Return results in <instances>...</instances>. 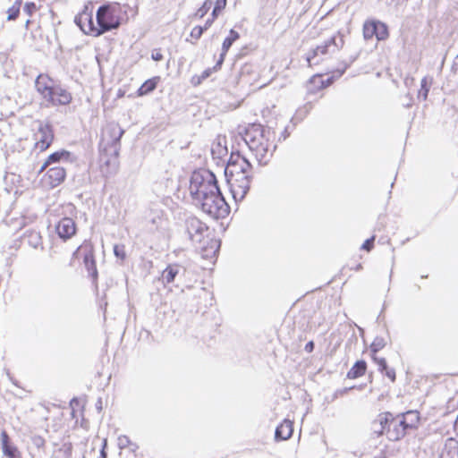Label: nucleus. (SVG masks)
I'll return each mask as SVG.
<instances>
[{
	"label": "nucleus",
	"mask_w": 458,
	"mask_h": 458,
	"mask_svg": "<svg viewBox=\"0 0 458 458\" xmlns=\"http://www.w3.org/2000/svg\"><path fill=\"white\" fill-rule=\"evenodd\" d=\"M123 133L124 131L116 123H108L102 131L99 142V162L101 174L105 177L114 175L118 170V156Z\"/></svg>",
	"instance_id": "obj_1"
},
{
	"label": "nucleus",
	"mask_w": 458,
	"mask_h": 458,
	"mask_svg": "<svg viewBox=\"0 0 458 458\" xmlns=\"http://www.w3.org/2000/svg\"><path fill=\"white\" fill-rule=\"evenodd\" d=\"M270 128L265 129L259 123L249 124L243 134V140L259 165H267L273 157L276 145L270 141Z\"/></svg>",
	"instance_id": "obj_2"
},
{
	"label": "nucleus",
	"mask_w": 458,
	"mask_h": 458,
	"mask_svg": "<svg viewBox=\"0 0 458 458\" xmlns=\"http://www.w3.org/2000/svg\"><path fill=\"white\" fill-rule=\"evenodd\" d=\"M418 421L419 414L414 411H409L397 416L386 411L377 416L374 425L380 426L379 434L386 433L390 441H398L405 436L407 429L416 427Z\"/></svg>",
	"instance_id": "obj_3"
},
{
	"label": "nucleus",
	"mask_w": 458,
	"mask_h": 458,
	"mask_svg": "<svg viewBox=\"0 0 458 458\" xmlns=\"http://www.w3.org/2000/svg\"><path fill=\"white\" fill-rule=\"evenodd\" d=\"M251 170V165L250 167H247L240 163L225 166V175L232 196L236 202L242 201L250 190L252 178Z\"/></svg>",
	"instance_id": "obj_4"
},
{
	"label": "nucleus",
	"mask_w": 458,
	"mask_h": 458,
	"mask_svg": "<svg viewBox=\"0 0 458 458\" xmlns=\"http://www.w3.org/2000/svg\"><path fill=\"white\" fill-rule=\"evenodd\" d=\"M35 87L42 98L52 106H66L72 99L71 93L56 84L47 74H39L35 81Z\"/></svg>",
	"instance_id": "obj_5"
},
{
	"label": "nucleus",
	"mask_w": 458,
	"mask_h": 458,
	"mask_svg": "<svg viewBox=\"0 0 458 458\" xmlns=\"http://www.w3.org/2000/svg\"><path fill=\"white\" fill-rule=\"evenodd\" d=\"M219 186L213 172L208 169L195 170L190 179V194L196 204L211 193L218 192Z\"/></svg>",
	"instance_id": "obj_6"
},
{
	"label": "nucleus",
	"mask_w": 458,
	"mask_h": 458,
	"mask_svg": "<svg viewBox=\"0 0 458 458\" xmlns=\"http://www.w3.org/2000/svg\"><path fill=\"white\" fill-rule=\"evenodd\" d=\"M195 205L211 217L218 219L225 217L230 212V207L225 201L220 189L218 192L211 193Z\"/></svg>",
	"instance_id": "obj_7"
},
{
	"label": "nucleus",
	"mask_w": 458,
	"mask_h": 458,
	"mask_svg": "<svg viewBox=\"0 0 458 458\" xmlns=\"http://www.w3.org/2000/svg\"><path fill=\"white\" fill-rule=\"evenodd\" d=\"M96 20L98 24L96 35H102L120 26L119 18L114 15V11L106 4L101 5L98 9Z\"/></svg>",
	"instance_id": "obj_8"
},
{
	"label": "nucleus",
	"mask_w": 458,
	"mask_h": 458,
	"mask_svg": "<svg viewBox=\"0 0 458 458\" xmlns=\"http://www.w3.org/2000/svg\"><path fill=\"white\" fill-rule=\"evenodd\" d=\"M185 233L189 240L193 243H200L208 226L195 216H188L184 220Z\"/></svg>",
	"instance_id": "obj_9"
},
{
	"label": "nucleus",
	"mask_w": 458,
	"mask_h": 458,
	"mask_svg": "<svg viewBox=\"0 0 458 458\" xmlns=\"http://www.w3.org/2000/svg\"><path fill=\"white\" fill-rule=\"evenodd\" d=\"M389 36L388 28L386 23L379 21H366L363 25V37L365 39H371L373 37L378 41L386 40Z\"/></svg>",
	"instance_id": "obj_10"
},
{
	"label": "nucleus",
	"mask_w": 458,
	"mask_h": 458,
	"mask_svg": "<svg viewBox=\"0 0 458 458\" xmlns=\"http://www.w3.org/2000/svg\"><path fill=\"white\" fill-rule=\"evenodd\" d=\"M36 123H38L35 132L36 148L40 150H45L50 146L54 140L53 129L49 123L41 121Z\"/></svg>",
	"instance_id": "obj_11"
},
{
	"label": "nucleus",
	"mask_w": 458,
	"mask_h": 458,
	"mask_svg": "<svg viewBox=\"0 0 458 458\" xmlns=\"http://www.w3.org/2000/svg\"><path fill=\"white\" fill-rule=\"evenodd\" d=\"M55 232L62 240H69L76 233V224L71 217H63L55 225Z\"/></svg>",
	"instance_id": "obj_12"
},
{
	"label": "nucleus",
	"mask_w": 458,
	"mask_h": 458,
	"mask_svg": "<svg viewBox=\"0 0 458 458\" xmlns=\"http://www.w3.org/2000/svg\"><path fill=\"white\" fill-rule=\"evenodd\" d=\"M74 21L85 34H90L94 37L98 36L96 35V31L98 30V24H94L92 15L87 13H82L75 16Z\"/></svg>",
	"instance_id": "obj_13"
},
{
	"label": "nucleus",
	"mask_w": 458,
	"mask_h": 458,
	"mask_svg": "<svg viewBox=\"0 0 458 458\" xmlns=\"http://www.w3.org/2000/svg\"><path fill=\"white\" fill-rule=\"evenodd\" d=\"M47 176L48 184L51 186V188H55L64 181L66 176L65 168L59 165L53 166L47 171Z\"/></svg>",
	"instance_id": "obj_14"
},
{
	"label": "nucleus",
	"mask_w": 458,
	"mask_h": 458,
	"mask_svg": "<svg viewBox=\"0 0 458 458\" xmlns=\"http://www.w3.org/2000/svg\"><path fill=\"white\" fill-rule=\"evenodd\" d=\"M332 43H334V38H328L322 45L318 46L316 48L312 49L310 52L307 54L306 61L310 66L312 65L314 59L316 56L320 55H327L328 53H334Z\"/></svg>",
	"instance_id": "obj_15"
},
{
	"label": "nucleus",
	"mask_w": 458,
	"mask_h": 458,
	"mask_svg": "<svg viewBox=\"0 0 458 458\" xmlns=\"http://www.w3.org/2000/svg\"><path fill=\"white\" fill-rule=\"evenodd\" d=\"M186 271L185 267L178 265V264H170L162 272V280L165 284H171L174 282L175 277L182 274H184Z\"/></svg>",
	"instance_id": "obj_16"
},
{
	"label": "nucleus",
	"mask_w": 458,
	"mask_h": 458,
	"mask_svg": "<svg viewBox=\"0 0 458 458\" xmlns=\"http://www.w3.org/2000/svg\"><path fill=\"white\" fill-rule=\"evenodd\" d=\"M240 38V34L233 29L230 30L229 35L225 38L222 44V52L219 59L216 61V66H222L225 55L232 47V45Z\"/></svg>",
	"instance_id": "obj_17"
},
{
	"label": "nucleus",
	"mask_w": 458,
	"mask_h": 458,
	"mask_svg": "<svg viewBox=\"0 0 458 458\" xmlns=\"http://www.w3.org/2000/svg\"><path fill=\"white\" fill-rule=\"evenodd\" d=\"M293 432V422L289 420H284L279 426L276 427L275 431V438L277 441L289 439Z\"/></svg>",
	"instance_id": "obj_18"
},
{
	"label": "nucleus",
	"mask_w": 458,
	"mask_h": 458,
	"mask_svg": "<svg viewBox=\"0 0 458 458\" xmlns=\"http://www.w3.org/2000/svg\"><path fill=\"white\" fill-rule=\"evenodd\" d=\"M1 438H2V449H3L4 454L8 458H19L20 452L16 446L12 445L9 443V437L5 431L2 432Z\"/></svg>",
	"instance_id": "obj_19"
},
{
	"label": "nucleus",
	"mask_w": 458,
	"mask_h": 458,
	"mask_svg": "<svg viewBox=\"0 0 458 458\" xmlns=\"http://www.w3.org/2000/svg\"><path fill=\"white\" fill-rule=\"evenodd\" d=\"M71 157V153L67 150L62 149L52 153L48 156L47 161L43 164L40 168V172L43 171L47 165L58 163L60 161H68Z\"/></svg>",
	"instance_id": "obj_20"
},
{
	"label": "nucleus",
	"mask_w": 458,
	"mask_h": 458,
	"mask_svg": "<svg viewBox=\"0 0 458 458\" xmlns=\"http://www.w3.org/2000/svg\"><path fill=\"white\" fill-rule=\"evenodd\" d=\"M83 263L89 272V275L92 277V279L96 280L98 278V269L92 251H89L84 255Z\"/></svg>",
	"instance_id": "obj_21"
},
{
	"label": "nucleus",
	"mask_w": 458,
	"mask_h": 458,
	"mask_svg": "<svg viewBox=\"0 0 458 458\" xmlns=\"http://www.w3.org/2000/svg\"><path fill=\"white\" fill-rule=\"evenodd\" d=\"M367 369V363L363 360H357L347 372V377L355 379L364 375Z\"/></svg>",
	"instance_id": "obj_22"
},
{
	"label": "nucleus",
	"mask_w": 458,
	"mask_h": 458,
	"mask_svg": "<svg viewBox=\"0 0 458 458\" xmlns=\"http://www.w3.org/2000/svg\"><path fill=\"white\" fill-rule=\"evenodd\" d=\"M159 77H154L152 79L147 80L138 89L139 96L148 95L152 92L157 85V81Z\"/></svg>",
	"instance_id": "obj_23"
},
{
	"label": "nucleus",
	"mask_w": 458,
	"mask_h": 458,
	"mask_svg": "<svg viewBox=\"0 0 458 458\" xmlns=\"http://www.w3.org/2000/svg\"><path fill=\"white\" fill-rule=\"evenodd\" d=\"M433 82L432 77L425 76L420 82V89L418 92V98H421L423 100L428 98V95L430 89V86Z\"/></svg>",
	"instance_id": "obj_24"
},
{
	"label": "nucleus",
	"mask_w": 458,
	"mask_h": 458,
	"mask_svg": "<svg viewBox=\"0 0 458 458\" xmlns=\"http://www.w3.org/2000/svg\"><path fill=\"white\" fill-rule=\"evenodd\" d=\"M236 163L250 167V162L245 157L241 155L240 152H232L226 165H235Z\"/></svg>",
	"instance_id": "obj_25"
},
{
	"label": "nucleus",
	"mask_w": 458,
	"mask_h": 458,
	"mask_svg": "<svg viewBox=\"0 0 458 458\" xmlns=\"http://www.w3.org/2000/svg\"><path fill=\"white\" fill-rule=\"evenodd\" d=\"M386 345V341L383 336H376L369 346L371 355H377V352L384 349Z\"/></svg>",
	"instance_id": "obj_26"
},
{
	"label": "nucleus",
	"mask_w": 458,
	"mask_h": 458,
	"mask_svg": "<svg viewBox=\"0 0 458 458\" xmlns=\"http://www.w3.org/2000/svg\"><path fill=\"white\" fill-rule=\"evenodd\" d=\"M27 241L29 245L34 249H37L42 243L40 233L36 231H31L28 233Z\"/></svg>",
	"instance_id": "obj_27"
},
{
	"label": "nucleus",
	"mask_w": 458,
	"mask_h": 458,
	"mask_svg": "<svg viewBox=\"0 0 458 458\" xmlns=\"http://www.w3.org/2000/svg\"><path fill=\"white\" fill-rule=\"evenodd\" d=\"M20 5H21V0H16L15 4L10 7L7 11L8 13V21H14L17 19L20 13Z\"/></svg>",
	"instance_id": "obj_28"
},
{
	"label": "nucleus",
	"mask_w": 458,
	"mask_h": 458,
	"mask_svg": "<svg viewBox=\"0 0 458 458\" xmlns=\"http://www.w3.org/2000/svg\"><path fill=\"white\" fill-rule=\"evenodd\" d=\"M114 255L116 259H121V261H124L126 259V251L125 246L123 244H115L114 246Z\"/></svg>",
	"instance_id": "obj_29"
},
{
	"label": "nucleus",
	"mask_w": 458,
	"mask_h": 458,
	"mask_svg": "<svg viewBox=\"0 0 458 458\" xmlns=\"http://www.w3.org/2000/svg\"><path fill=\"white\" fill-rule=\"evenodd\" d=\"M212 5L211 0H206L203 4L197 10L196 16L199 19L203 18L207 13L209 11Z\"/></svg>",
	"instance_id": "obj_30"
},
{
	"label": "nucleus",
	"mask_w": 458,
	"mask_h": 458,
	"mask_svg": "<svg viewBox=\"0 0 458 458\" xmlns=\"http://www.w3.org/2000/svg\"><path fill=\"white\" fill-rule=\"evenodd\" d=\"M225 6L226 0H216L211 14L213 16V19H216L218 16L219 13L225 8Z\"/></svg>",
	"instance_id": "obj_31"
},
{
	"label": "nucleus",
	"mask_w": 458,
	"mask_h": 458,
	"mask_svg": "<svg viewBox=\"0 0 458 458\" xmlns=\"http://www.w3.org/2000/svg\"><path fill=\"white\" fill-rule=\"evenodd\" d=\"M330 38H334V43H332L333 51L335 52L343 47L344 41L343 37L338 32L337 35L331 37Z\"/></svg>",
	"instance_id": "obj_32"
},
{
	"label": "nucleus",
	"mask_w": 458,
	"mask_h": 458,
	"mask_svg": "<svg viewBox=\"0 0 458 458\" xmlns=\"http://www.w3.org/2000/svg\"><path fill=\"white\" fill-rule=\"evenodd\" d=\"M373 361L377 365L378 370L384 373V369H386L387 362L383 357H377V355H371Z\"/></svg>",
	"instance_id": "obj_33"
},
{
	"label": "nucleus",
	"mask_w": 458,
	"mask_h": 458,
	"mask_svg": "<svg viewBox=\"0 0 458 458\" xmlns=\"http://www.w3.org/2000/svg\"><path fill=\"white\" fill-rule=\"evenodd\" d=\"M117 445L120 449H124L131 445V440L127 436L122 435L117 438Z\"/></svg>",
	"instance_id": "obj_34"
},
{
	"label": "nucleus",
	"mask_w": 458,
	"mask_h": 458,
	"mask_svg": "<svg viewBox=\"0 0 458 458\" xmlns=\"http://www.w3.org/2000/svg\"><path fill=\"white\" fill-rule=\"evenodd\" d=\"M356 57H352L349 62H344L343 64L342 68H338L335 72H336V77H341L347 68L355 61Z\"/></svg>",
	"instance_id": "obj_35"
},
{
	"label": "nucleus",
	"mask_w": 458,
	"mask_h": 458,
	"mask_svg": "<svg viewBox=\"0 0 458 458\" xmlns=\"http://www.w3.org/2000/svg\"><path fill=\"white\" fill-rule=\"evenodd\" d=\"M205 30L201 26H195L191 31V37L198 40L202 36Z\"/></svg>",
	"instance_id": "obj_36"
},
{
	"label": "nucleus",
	"mask_w": 458,
	"mask_h": 458,
	"mask_svg": "<svg viewBox=\"0 0 458 458\" xmlns=\"http://www.w3.org/2000/svg\"><path fill=\"white\" fill-rule=\"evenodd\" d=\"M221 66H216V64L212 68H208L199 75L200 80H206L208 79L214 72H216L218 69H220Z\"/></svg>",
	"instance_id": "obj_37"
},
{
	"label": "nucleus",
	"mask_w": 458,
	"mask_h": 458,
	"mask_svg": "<svg viewBox=\"0 0 458 458\" xmlns=\"http://www.w3.org/2000/svg\"><path fill=\"white\" fill-rule=\"evenodd\" d=\"M374 241H375V236H371L370 238L367 239L361 245V250H366V251H369L372 250L373 246H374Z\"/></svg>",
	"instance_id": "obj_38"
},
{
	"label": "nucleus",
	"mask_w": 458,
	"mask_h": 458,
	"mask_svg": "<svg viewBox=\"0 0 458 458\" xmlns=\"http://www.w3.org/2000/svg\"><path fill=\"white\" fill-rule=\"evenodd\" d=\"M23 10L28 15L30 16L34 12H36L37 5L33 2H28L25 4Z\"/></svg>",
	"instance_id": "obj_39"
},
{
	"label": "nucleus",
	"mask_w": 458,
	"mask_h": 458,
	"mask_svg": "<svg viewBox=\"0 0 458 458\" xmlns=\"http://www.w3.org/2000/svg\"><path fill=\"white\" fill-rule=\"evenodd\" d=\"M383 374H385V376L387 377L392 382L395 381V370L392 368H389L388 365L386 366V369H384Z\"/></svg>",
	"instance_id": "obj_40"
},
{
	"label": "nucleus",
	"mask_w": 458,
	"mask_h": 458,
	"mask_svg": "<svg viewBox=\"0 0 458 458\" xmlns=\"http://www.w3.org/2000/svg\"><path fill=\"white\" fill-rule=\"evenodd\" d=\"M151 58L154 61H161L163 60L164 56L160 52V49H154L151 54Z\"/></svg>",
	"instance_id": "obj_41"
},
{
	"label": "nucleus",
	"mask_w": 458,
	"mask_h": 458,
	"mask_svg": "<svg viewBox=\"0 0 458 458\" xmlns=\"http://www.w3.org/2000/svg\"><path fill=\"white\" fill-rule=\"evenodd\" d=\"M314 348H315V344L313 341H310L308 342L306 344H305V347H304V350L310 353L314 351Z\"/></svg>",
	"instance_id": "obj_42"
},
{
	"label": "nucleus",
	"mask_w": 458,
	"mask_h": 458,
	"mask_svg": "<svg viewBox=\"0 0 458 458\" xmlns=\"http://www.w3.org/2000/svg\"><path fill=\"white\" fill-rule=\"evenodd\" d=\"M353 387H345L343 389H338L335 393V398H337L338 395H344L349 390L352 389Z\"/></svg>",
	"instance_id": "obj_43"
},
{
	"label": "nucleus",
	"mask_w": 458,
	"mask_h": 458,
	"mask_svg": "<svg viewBox=\"0 0 458 458\" xmlns=\"http://www.w3.org/2000/svg\"><path fill=\"white\" fill-rule=\"evenodd\" d=\"M202 81H203V80H200V76H199V75H194V76L191 78V83H192V85H194V86H198V85H199Z\"/></svg>",
	"instance_id": "obj_44"
},
{
	"label": "nucleus",
	"mask_w": 458,
	"mask_h": 458,
	"mask_svg": "<svg viewBox=\"0 0 458 458\" xmlns=\"http://www.w3.org/2000/svg\"><path fill=\"white\" fill-rule=\"evenodd\" d=\"M377 421V420H375L372 423V428H373V434L376 435L377 437H380L382 436L383 434H379L378 431L380 430V426L377 424V426L374 425V423Z\"/></svg>",
	"instance_id": "obj_45"
},
{
	"label": "nucleus",
	"mask_w": 458,
	"mask_h": 458,
	"mask_svg": "<svg viewBox=\"0 0 458 458\" xmlns=\"http://www.w3.org/2000/svg\"><path fill=\"white\" fill-rule=\"evenodd\" d=\"M106 446V440L104 441L102 449L100 451V458H106L107 457V454H106V452L105 450Z\"/></svg>",
	"instance_id": "obj_46"
},
{
	"label": "nucleus",
	"mask_w": 458,
	"mask_h": 458,
	"mask_svg": "<svg viewBox=\"0 0 458 458\" xmlns=\"http://www.w3.org/2000/svg\"><path fill=\"white\" fill-rule=\"evenodd\" d=\"M213 17L211 19H208L204 24V26H201L205 30H207L214 22Z\"/></svg>",
	"instance_id": "obj_47"
},
{
	"label": "nucleus",
	"mask_w": 458,
	"mask_h": 458,
	"mask_svg": "<svg viewBox=\"0 0 458 458\" xmlns=\"http://www.w3.org/2000/svg\"><path fill=\"white\" fill-rule=\"evenodd\" d=\"M452 69L456 72L457 69H458V55L455 56L454 60V64H453V66H452Z\"/></svg>",
	"instance_id": "obj_48"
},
{
	"label": "nucleus",
	"mask_w": 458,
	"mask_h": 458,
	"mask_svg": "<svg viewBox=\"0 0 458 458\" xmlns=\"http://www.w3.org/2000/svg\"><path fill=\"white\" fill-rule=\"evenodd\" d=\"M96 408L100 411L102 410V399L99 398L96 403Z\"/></svg>",
	"instance_id": "obj_49"
},
{
	"label": "nucleus",
	"mask_w": 458,
	"mask_h": 458,
	"mask_svg": "<svg viewBox=\"0 0 458 458\" xmlns=\"http://www.w3.org/2000/svg\"><path fill=\"white\" fill-rule=\"evenodd\" d=\"M333 81V77L328 78L326 82L322 81L324 87L329 86Z\"/></svg>",
	"instance_id": "obj_50"
},
{
	"label": "nucleus",
	"mask_w": 458,
	"mask_h": 458,
	"mask_svg": "<svg viewBox=\"0 0 458 458\" xmlns=\"http://www.w3.org/2000/svg\"><path fill=\"white\" fill-rule=\"evenodd\" d=\"M43 443H44V440H43V438H42V437H38V438H36V439H35V444H36L38 446H39L40 445H43Z\"/></svg>",
	"instance_id": "obj_51"
},
{
	"label": "nucleus",
	"mask_w": 458,
	"mask_h": 458,
	"mask_svg": "<svg viewBox=\"0 0 458 458\" xmlns=\"http://www.w3.org/2000/svg\"><path fill=\"white\" fill-rule=\"evenodd\" d=\"M450 444H454L455 445L458 446V442L456 440H454V438H448L447 440Z\"/></svg>",
	"instance_id": "obj_52"
},
{
	"label": "nucleus",
	"mask_w": 458,
	"mask_h": 458,
	"mask_svg": "<svg viewBox=\"0 0 458 458\" xmlns=\"http://www.w3.org/2000/svg\"><path fill=\"white\" fill-rule=\"evenodd\" d=\"M385 309H386V304L383 305V309H382L380 314L378 315L377 319H379L381 318V315H382V313H383Z\"/></svg>",
	"instance_id": "obj_53"
},
{
	"label": "nucleus",
	"mask_w": 458,
	"mask_h": 458,
	"mask_svg": "<svg viewBox=\"0 0 458 458\" xmlns=\"http://www.w3.org/2000/svg\"><path fill=\"white\" fill-rule=\"evenodd\" d=\"M287 136H288L287 129H285L284 131V140H285Z\"/></svg>",
	"instance_id": "obj_54"
},
{
	"label": "nucleus",
	"mask_w": 458,
	"mask_h": 458,
	"mask_svg": "<svg viewBox=\"0 0 458 458\" xmlns=\"http://www.w3.org/2000/svg\"><path fill=\"white\" fill-rule=\"evenodd\" d=\"M358 329H359V331H360V334H363V333H364V329H363L362 327H358Z\"/></svg>",
	"instance_id": "obj_55"
},
{
	"label": "nucleus",
	"mask_w": 458,
	"mask_h": 458,
	"mask_svg": "<svg viewBox=\"0 0 458 458\" xmlns=\"http://www.w3.org/2000/svg\"><path fill=\"white\" fill-rule=\"evenodd\" d=\"M412 419H413L412 417H407V421H408V422H411V420H412Z\"/></svg>",
	"instance_id": "obj_56"
},
{
	"label": "nucleus",
	"mask_w": 458,
	"mask_h": 458,
	"mask_svg": "<svg viewBox=\"0 0 458 458\" xmlns=\"http://www.w3.org/2000/svg\"><path fill=\"white\" fill-rule=\"evenodd\" d=\"M86 22H87V21L81 20V24H85L86 25Z\"/></svg>",
	"instance_id": "obj_57"
}]
</instances>
